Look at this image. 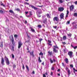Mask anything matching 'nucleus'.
Segmentation results:
<instances>
[{
    "label": "nucleus",
    "instance_id": "5701e85b",
    "mask_svg": "<svg viewBox=\"0 0 77 77\" xmlns=\"http://www.w3.org/2000/svg\"><path fill=\"white\" fill-rule=\"evenodd\" d=\"M66 36L65 35L63 37V40H66Z\"/></svg>",
    "mask_w": 77,
    "mask_h": 77
},
{
    "label": "nucleus",
    "instance_id": "dca6fc26",
    "mask_svg": "<svg viewBox=\"0 0 77 77\" xmlns=\"http://www.w3.org/2000/svg\"><path fill=\"white\" fill-rule=\"evenodd\" d=\"M38 61L39 62H42V60H41L40 57H38Z\"/></svg>",
    "mask_w": 77,
    "mask_h": 77
},
{
    "label": "nucleus",
    "instance_id": "7ed1b4c3",
    "mask_svg": "<svg viewBox=\"0 0 77 77\" xmlns=\"http://www.w3.org/2000/svg\"><path fill=\"white\" fill-rule=\"evenodd\" d=\"M1 63L2 65H5V60H4V58L3 57H2L1 58Z\"/></svg>",
    "mask_w": 77,
    "mask_h": 77
},
{
    "label": "nucleus",
    "instance_id": "20e7f679",
    "mask_svg": "<svg viewBox=\"0 0 77 77\" xmlns=\"http://www.w3.org/2000/svg\"><path fill=\"white\" fill-rule=\"evenodd\" d=\"M36 14L37 16H38V17H41L40 14H42V11H37V12Z\"/></svg>",
    "mask_w": 77,
    "mask_h": 77
},
{
    "label": "nucleus",
    "instance_id": "864d4df0",
    "mask_svg": "<svg viewBox=\"0 0 77 77\" xmlns=\"http://www.w3.org/2000/svg\"><path fill=\"white\" fill-rule=\"evenodd\" d=\"M39 40L40 41V42H41V41H42V38H41V39H39Z\"/></svg>",
    "mask_w": 77,
    "mask_h": 77
},
{
    "label": "nucleus",
    "instance_id": "f8f14e48",
    "mask_svg": "<svg viewBox=\"0 0 77 77\" xmlns=\"http://www.w3.org/2000/svg\"><path fill=\"white\" fill-rule=\"evenodd\" d=\"M48 55L49 56H51L52 54H53V52L52 51L50 52V51L48 52Z\"/></svg>",
    "mask_w": 77,
    "mask_h": 77
},
{
    "label": "nucleus",
    "instance_id": "4d7b16f0",
    "mask_svg": "<svg viewBox=\"0 0 77 77\" xmlns=\"http://www.w3.org/2000/svg\"><path fill=\"white\" fill-rule=\"evenodd\" d=\"M43 77H46V76H45V74H43Z\"/></svg>",
    "mask_w": 77,
    "mask_h": 77
},
{
    "label": "nucleus",
    "instance_id": "c03bdc74",
    "mask_svg": "<svg viewBox=\"0 0 77 77\" xmlns=\"http://www.w3.org/2000/svg\"><path fill=\"white\" fill-rule=\"evenodd\" d=\"M22 68H23V69H24L25 68V67H24V65L23 64V65Z\"/></svg>",
    "mask_w": 77,
    "mask_h": 77
},
{
    "label": "nucleus",
    "instance_id": "e2e57ef3",
    "mask_svg": "<svg viewBox=\"0 0 77 77\" xmlns=\"http://www.w3.org/2000/svg\"><path fill=\"white\" fill-rule=\"evenodd\" d=\"M45 75H48V73L47 72L45 73Z\"/></svg>",
    "mask_w": 77,
    "mask_h": 77
},
{
    "label": "nucleus",
    "instance_id": "f257e3e1",
    "mask_svg": "<svg viewBox=\"0 0 77 77\" xmlns=\"http://www.w3.org/2000/svg\"><path fill=\"white\" fill-rule=\"evenodd\" d=\"M53 21L54 23L57 24V23H58V22L59 21V18L57 17H56L54 18Z\"/></svg>",
    "mask_w": 77,
    "mask_h": 77
},
{
    "label": "nucleus",
    "instance_id": "7c9ffc66",
    "mask_svg": "<svg viewBox=\"0 0 77 77\" xmlns=\"http://www.w3.org/2000/svg\"><path fill=\"white\" fill-rule=\"evenodd\" d=\"M54 48H58V47H57L56 45V46H54Z\"/></svg>",
    "mask_w": 77,
    "mask_h": 77
},
{
    "label": "nucleus",
    "instance_id": "423d86ee",
    "mask_svg": "<svg viewBox=\"0 0 77 77\" xmlns=\"http://www.w3.org/2000/svg\"><path fill=\"white\" fill-rule=\"evenodd\" d=\"M68 54L69 56V57L70 58H72V52L71 51H69L68 53Z\"/></svg>",
    "mask_w": 77,
    "mask_h": 77
},
{
    "label": "nucleus",
    "instance_id": "39448f33",
    "mask_svg": "<svg viewBox=\"0 0 77 77\" xmlns=\"http://www.w3.org/2000/svg\"><path fill=\"white\" fill-rule=\"evenodd\" d=\"M70 11H72V10L74 9V6L73 5H72L70 6H69Z\"/></svg>",
    "mask_w": 77,
    "mask_h": 77
},
{
    "label": "nucleus",
    "instance_id": "cd10ccee",
    "mask_svg": "<svg viewBox=\"0 0 77 77\" xmlns=\"http://www.w3.org/2000/svg\"><path fill=\"white\" fill-rule=\"evenodd\" d=\"M38 27L39 28H41V27H42V26L40 25H39L38 26Z\"/></svg>",
    "mask_w": 77,
    "mask_h": 77
},
{
    "label": "nucleus",
    "instance_id": "473e14b6",
    "mask_svg": "<svg viewBox=\"0 0 77 77\" xmlns=\"http://www.w3.org/2000/svg\"><path fill=\"white\" fill-rule=\"evenodd\" d=\"M66 71L68 72V71H70L69 69H68V68L67 67H66Z\"/></svg>",
    "mask_w": 77,
    "mask_h": 77
},
{
    "label": "nucleus",
    "instance_id": "4c0bfd02",
    "mask_svg": "<svg viewBox=\"0 0 77 77\" xmlns=\"http://www.w3.org/2000/svg\"><path fill=\"white\" fill-rule=\"evenodd\" d=\"M39 55H42V56H43V54L42 53V52H41L39 54Z\"/></svg>",
    "mask_w": 77,
    "mask_h": 77
},
{
    "label": "nucleus",
    "instance_id": "0e129e2a",
    "mask_svg": "<svg viewBox=\"0 0 77 77\" xmlns=\"http://www.w3.org/2000/svg\"><path fill=\"white\" fill-rule=\"evenodd\" d=\"M25 14H28V12H26Z\"/></svg>",
    "mask_w": 77,
    "mask_h": 77
},
{
    "label": "nucleus",
    "instance_id": "c85d7f7f",
    "mask_svg": "<svg viewBox=\"0 0 77 77\" xmlns=\"http://www.w3.org/2000/svg\"><path fill=\"white\" fill-rule=\"evenodd\" d=\"M74 16H75V17H77V13H75L74 14Z\"/></svg>",
    "mask_w": 77,
    "mask_h": 77
},
{
    "label": "nucleus",
    "instance_id": "3c124183",
    "mask_svg": "<svg viewBox=\"0 0 77 77\" xmlns=\"http://www.w3.org/2000/svg\"><path fill=\"white\" fill-rule=\"evenodd\" d=\"M48 42L49 43H51V42L50 40H48Z\"/></svg>",
    "mask_w": 77,
    "mask_h": 77
},
{
    "label": "nucleus",
    "instance_id": "bf43d9fd",
    "mask_svg": "<svg viewBox=\"0 0 77 77\" xmlns=\"http://www.w3.org/2000/svg\"><path fill=\"white\" fill-rule=\"evenodd\" d=\"M75 5H77V1H76L75 2Z\"/></svg>",
    "mask_w": 77,
    "mask_h": 77
},
{
    "label": "nucleus",
    "instance_id": "603ef678",
    "mask_svg": "<svg viewBox=\"0 0 77 77\" xmlns=\"http://www.w3.org/2000/svg\"><path fill=\"white\" fill-rule=\"evenodd\" d=\"M53 27L54 29H57V26H53Z\"/></svg>",
    "mask_w": 77,
    "mask_h": 77
},
{
    "label": "nucleus",
    "instance_id": "680f3d73",
    "mask_svg": "<svg viewBox=\"0 0 77 77\" xmlns=\"http://www.w3.org/2000/svg\"><path fill=\"white\" fill-rule=\"evenodd\" d=\"M59 31H60V33H62V30H59Z\"/></svg>",
    "mask_w": 77,
    "mask_h": 77
},
{
    "label": "nucleus",
    "instance_id": "aec40b11",
    "mask_svg": "<svg viewBox=\"0 0 77 77\" xmlns=\"http://www.w3.org/2000/svg\"><path fill=\"white\" fill-rule=\"evenodd\" d=\"M31 29L32 32H35V29H34L31 28Z\"/></svg>",
    "mask_w": 77,
    "mask_h": 77
},
{
    "label": "nucleus",
    "instance_id": "338daca9",
    "mask_svg": "<svg viewBox=\"0 0 77 77\" xmlns=\"http://www.w3.org/2000/svg\"><path fill=\"white\" fill-rule=\"evenodd\" d=\"M42 64L43 65H44V63L43 62V63H42Z\"/></svg>",
    "mask_w": 77,
    "mask_h": 77
},
{
    "label": "nucleus",
    "instance_id": "f03ea898",
    "mask_svg": "<svg viewBox=\"0 0 77 77\" xmlns=\"http://www.w3.org/2000/svg\"><path fill=\"white\" fill-rule=\"evenodd\" d=\"M4 59L6 61V63L7 65H9L10 62H9V60L8 58L6 56H5Z\"/></svg>",
    "mask_w": 77,
    "mask_h": 77
},
{
    "label": "nucleus",
    "instance_id": "bb28decb",
    "mask_svg": "<svg viewBox=\"0 0 77 77\" xmlns=\"http://www.w3.org/2000/svg\"><path fill=\"white\" fill-rule=\"evenodd\" d=\"M0 4L1 6H4V7H5V5H3V3H2V2H1Z\"/></svg>",
    "mask_w": 77,
    "mask_h": 77
},
{
    "label": "nucleus",
    "instance_id": "37998d69",
    "mask_svg": "<svg viewBox=\"0 0 77 77\" xmlns=\"http://www.w3.org/2000/svg\"><path fill=\"white\" fill-rule=\"evenodd\" d=\"M70 22L69 21H68L66 23L67 24H69Z\"/></svg>",
    "mask_w": 77,
    "mask_h": 77
},
{
    "label": "nucleus",
    "instance_id": "09e8293b",
    "mask_svg": "<svg viewBox=\"0 0 77 77\" xmlns=\"http://www.w3.org/2000/svg\"><path fill=\"white\" fill-rule=\"evenodd\" d=\"M25 5H29V3H27V2H26L25 3Z\"/></svg>",
    "mask_w": 77,
    "mask_h": 77
},
{
    "label": "nucleus",
    "instance_id": "9b49d317",
    "mask_svg": "<svg viewBox=\"0 0 77 77\" xmlns=\"http://www.w3.org/2000/svg\"><path fill=\"white\" fill-rule=\"evenodd\" d=\"M64 10V8L62 7H60L58 9V11H63Z\"/></svg>",
    "mask_w": 77,
    "mask_h": 77
},
{
    "label": "nucleus",
    "instance_id": "2f4dec72",
    "mask_svg": "<svg viewBox=\"0 0 77 77\" xmlns=\"http://www.w3.org/2000/svg\"><path fill=\"white\" fill-rule=\"evenodd\" d=\"M26 67L27 70H28V71H29V67H28V66H27V65L26 66Z\"/></svg>",
    "mask_w": 77,
    "mask_h": 77
},
{
    "label": "nucleus",
    "instance_id": "13d9d810",
    "mask_svg": "<svg viewBox=\"0 0 77 77\" xmlns=\"http://www.w3.org/2000/svg\"><path fill=\"white\" fill-rule=\"evenodd\" d=\"M68 14H66V18H67V17H68Z\"/></svg>",
    "mask_w": 77,
    "mask_h": 77
},
{
    "label": "nucleus",
    "instance_id": "774afa93",
    "mask_svg": "<svg viewBox=\"0 0 77 77\" xmlns=\"http://www.w3.org/2000/svg\"><path fill=\"white\" fill-rule=\"evenodd\" d=\"M42 26H43V27H45V25H44V24H43Z\"/></svg>",
    "mask_w": 77,
    "mask_h": 77
},
{
    "label": "nucleus",
    "instance_id": "a878e982",
    "mask_svg": "<svg viewBox=\"0 0 77 77\" xmlns=\"http://www.w3.org/2000/svg\"><path fill=\"white\" fill-rule=\"evenodd\" d=\"M1 44L0 47H1V48H2V47H3V42H1Z\"/></svg>",
    "mask_w": 77,
    "mask_h": 77
},
{
    "label": "nucleus",
    "instance_id": "f704fd0d",
    "mask_svg": "<svg viewBox=\"0 0 77 77\" xmlns=\"http://www.w3.org/2000/svg\"><path fill=\"white\" fill-rule=\"evenodd\" d=\"M11 56H12V58H14V54H11Z\"/></svg>",
    "mask_w": 77,
    "mask_h": 77
},
{
    "label": "nucleus",
    "instance_id": "c9c22d12",
    "mask_svg": "<svg viewBox=\"0 0 77 77\" xmlns=\"http://www.w3.org/2000/svg\"><path fill=\"white\" fill-rule=\"evenodd\" d=\"M13 68H15L16 67V66L15 65V64H14L13 65Z\"/></svg>",
    "mask_w": 77,
    "mask_h": 77
},
{
    "label": "nucleus",
    "instance_id": "72a5a7b5",
    "mask_svg": "<svg viewBox=\"0 0 77 77\" xmlns=\"http://www.w3.org/2000/svg\"><path fill=\"white\" fill-rule=\"evenodd\" d=\"M12 39L11 40V41H12V43H13V42H14V38H13V37H12Z\"/></svg>",
    "mask_w": 77,
    "mask_h": 77
},
{
    "label": "nucleus",
    "instance_id": "0eeeda50",
    "mask_svg": "<svg viewBox=\"0 0 77 77\" xmlns=\"http://www.w3.org/2000/svg\"><path fill=\"white\" fill-rule=\"evenodd\" d=\"M21 45H23V43L22 42H18V48H20V47H21Z\"/></svg>",
    "mask_w": 77,
    "mask_h": 77
},
{
    "label": "nucleus",
    "instance_id": "a18cd8bd",
    "mask_svg": "<svg viewBox=\"0 0 77 77\" xmlns=\"http://www.w3.org/2000/svg\"><path fill=\"white\" fill-rule=\"evenodd\" d=\"M68 14H68H69V11H68V10H67V14Z\"/></svg>",
    "mask_w": 77,
    "mask_h": 77
},
{
    "label": "nucleus",
    "instance_id": "79ce46f5",
    "mask_svg": "<svg viewBox=\"0 0 77 77\" xmlns=\"http://www.w3.org/2000/svg\"><path fill=\"white\" fill-rule=\"evenodd\" d=\"M48 46H49V45H50V46H51L52 45L50 43H48Z\"/></svg>",
    "mask_w": 77,
    "mask_h": 77
},
{
    "label": "nucleus",
    "instance_id": "412c9836",
    "mask_svg": "<svg viewBox=\"0 0 77 77\" xmlns=\"http://www.w3.org/2000/svg\"><path fill=\"white\" fill-rule=\"evenodd\" d=\"M46 16L48 18H50V14H47Z\"/></svg>",
    "mask_w": 77,
    "mask_h": 77
},
{
    "label": "nucleus",
    "instance_id": "4be33fe9",
    "mask_svg": "<svg viewBox=\"0 0 77 77\" xmlns=\"http://www.w3.org/2000/svg\"><path fill=\"white\" fill-rule=\"evenodd\" d=\"M0 13L2 14H3V10H0Z\"/></svg>",
    "mask_w": 77,
    "mask_h": 77
},
{
    "label": "nucleus",
    "instance_id": "393cba45",
    "mask_svg": "<svg viewBox=\"0 0 77 77\" xmlns=\"http://www.w3.org/2000/svg\"><path fill=\"white\" fill-rule=\"evenodd\" d=\"M9 12H10V13H12V14H14V12L12 10H10L9 11Z\"/></svg>",
    "mask_w": 77,
    "mask_h": 77
},
{
    "label": "nucleus",
    "instance_id": "6ab92c4d",
    "mask_svg": "<svg viewBox=\"0 0 77 77\" xmlns=\"http://www.w3.org/2000/svg\"><path fill=\"white\" fill-rule=\"evenodd\" d=\"M14 46H12L11 48V51H14Z\"/></svg>",
    "mask_w": 77,
    "mask_h": 77
},
{
    "label": "nucleus",
    "instance_id": "f3484780",
    "mask_svg": "<svg viewBox=\"0 0 77 77\" xmlns=\"http://www.w3.org/2000/svg\"><path fill=\"white\" fill-rule=\"evenodd\" d=\"M71 46L75 50V49H76V48H77V46H75V47H74V46H73L71 45Z\"/></svg>",
    "mask_w": 77,
    "mask_h": 77
},
{
    "label": "nucleus",
    "instance_id": "9d476101",
    "mask_svg": "<svg viewBox=\"0 0 77 77\" xmlns=\"http://www.w3.org/2000/svg\"><path fill=\"white\" fill-rule=\"evenodd\" d=\"M64 17V14L63 13H62L60 15V19H62Z\"/></svg>",
    "mask_w": 77,
    "mask_h": 77
},
{
    "label": "nucleus",
    "instance_id": "49530a36",
    "mask_svg": "<svg viewBox=\"0 0 77 77\" xmlns=\"http://www.w3.org/2000/svg\"><path fill=\"white\" fill-rule=\"evenodd\" d=\"M14 38H17V35H14Z\"/></svg>",
    "mask_w": 77,
    "mask_h": 77
},
{
    "label": "nucleus",
    "instance_id": "de8ad7c7",
    "mask_svg": "<svg viewBox=\"0 0 77 77\" xmlns=\"http://www.w3.org/2000/svg\"><path fill=\"white\" fill-rule=\"evenodd\" d=\"M53 74V72H51V75H52Z\"/></svg>",
    "mask_w": 77,
    "mask_h": 77
},
{
    "label": "nucleus",
    "instance_id": "4468645a",
    "mask_svg": "<svg viewBox=\"0 0 77 77\" xmlns=\"http://www.w3.org/2000/svg\"><path fill=\"white\" fill-rule=\"evenodd\" d=\"M65 61L66 62V63H68V59L67 58H66V59H65Z\"/></svg>",
    "mask_w": 77,
    "mask_h": 77
},
{
    "label": "nucleus",
    "instance_id": "6e6d98bb",
    "mask_svg": "<svg viewBox=\"0 0 77 77\" xmlns=\"http://www.w3.org/2000/svg\"><path fill=\"white\" fill-rule=\"evenodd\" d=\"M73 70L74 71H77V70H75V68H73Z\"/></svg>",
    "mask_w": 77,
    "mask_h": 77
},
{
    "label": "nucleus",
    "instance_id": "a19ab883",
    "mask_svg": "<svg viewBox=\"0 0 77 77\" xmlns=\"http://www.w3.org/2000/svg\"><path fill=\"white\" fill-rule=\"evenodd\" d=\"M51 69H52V70H54V68L53 67H52L51 68Z\"/></svg>",
    "mask_w": 77,
    "mask_h": 77
},
{
    "label": "nucleus",
    "instance_id": "8fccbe9b",
    "mask_svg": "<svg viewBox=\"0 0 77 77\" xmlns=\"http://www.w3.org/2000/svg\"><path fill=\"white\" fill-rule=\"evenodd\" d=\"M62 44H64V45H65V44H66V43L65 42H62Z\"/></svg>",
    "mask_w": 77,
    "mask_h": 77
},
{
    "label": "nucleus",
    "instance_id": "ea45409f",
    "mask_svg": "<svg viewBox=\"0 0 77 77\" xmlns=\"http://www.w3.org/2000/svg\"><path fill=\"white\" fill-rule=\"evenodd\" d=\"M70 67H71V68H73V65L72 64H71L70 65Z\"/></svg>",
    "mask_w": 77,
    "mask_h": 77
},
{
    "label": "nucleus",
    "instance_id": "ddd939ff",
    "mask_svg": "<svg viewBox=\"0 0 77 77\" xmlns=\"http://www.w3.org/2000/svg\"><path fill=\"white\" fill-rule=\"evenodd\" d=\"M29 6H31V8H33V9H36V8L33 5H30Z\"/></svg>",
    "mask_w": 77,
    "mask_h": 77
},
{
    "label": "nucleus",
    "instance_id": "6e6552de",
    "mask_svg": "<svg viewBox=\"0 0 77 77\" xmlns=\"http://www.w3.org/2000/svg\"><path fill=\"white\" fill-rule=\"evenodd\" d=\"M43 22L44 24H47V18H45V20H43Z\"/></svg>",
    "mask_w": 77,
    "mask_h": 77
},
{
    "label": "nucleus",
    "instance_id": "1a4fd4ad",
    "mask_svg": "<svg viewBox=\"0 0 77 77\" xmlns=\"http://www.w3.org/2000/svg\"><path fill=\"white\" fill-rule=\"evenodd\" d=\"M50 60L51 63H53L54 62H56V60L54 59H53V60H52L51 59V58H50Z\"/></svg>",
    "mask_w": 77,
    "mask_h": 77
},
{
    "label": "nucleus",
    "instance_id": "052dcab7",
    "mask_svg": "<svg viewBox=\"0 0 77 77\" xmlns=\"http://www.w3.org/2000/svg\"><path fill=\"white\" fill-rule=\"evenodd\" d=\"M32 74H35V71H32Z\"/></svg>",
    "mask_w": 77,
    "mask_h": 77
},
{
    "label": "nucleus",
    "instance_id": "2eb2a0df",
    "mask_svg": "<svg viewBox=\"0 0 77 77\" xmlns=\"http://www.w3.org/2000/svg\"><path fill=\"white\" fill-rule=\"evenodd\" d=\"M53 51L55 53H57V50H56L55 48H53Z\"/></svg>",
    "mask_w": 77,
    "mask_h": 77
},
{
    "label": "nucleus",
    "instance_id": "5fc2aeb1",
    "mask_svg": "<svg viewBox=\"0 0 77 77\" xmlns=\"http://www.w3.org/2000/svg\"><path fill=\"white\" fill-rule=\"evenodd\" d=\"M62 65L63 66L65 67V65H64V63H62Z\"/></svg>",
    "mask_w": 77,
    "mask_h": 77
},
{
    "label": "nucleus",
    "instance_id": "a211bd4d",
    "mask_svg": "<svg viewBox=\"0 0 77 77\" xmlns=\"http://www.w3.org/2000/svg\"><path fill=\"white\" fill-rule=\"evenodd\" d=\"M67 35H68V36L69 37V38H70V37H71L72 34H68Z\"/></svg>",
    "mask_w": 77,
    "mask_h": 77
},
{
    "label": "nucleus",
    "instance_id": "69168bd1",
    "mask_svg": "<svg viewBox=\"0 0 77 77\" xmlns=\"http://www.w3.org/2000/svg\"><path fill=\"white\" fill-rule=\"evenodd\" d=\"M25 24H26V23H27V21H26V20L25 21Z\"/></svg>",
    "mask_w": 77,
    "mask_h": 77
},
{
    "label": "nucleus",
    "instance_id": "c756f323",
    "mask_svg": "<svg viewBox=\"0 0 77 77\" xmlns=\"http://www.w3.org/2000/svg\"><path fill=\"white\" fill-rule=\"evenodd\" d=\"M70 75V70H69L68 72V75L69 76Z\"/></svg>",
    "mask_w": 77,
    "mask_h": 77
},
{
    "label": "nucleus",
    "instance_id": "b1692460",
    "mask_svg": "<svg viewBox=\"0 0 77 77\" xmlns=\"http://www.w3.org/2000/svg\"><path fill=\"white\" fill-rule=\"evenodd\" d=\"M30 54L32 56H34V55H33V52H30Z\"/></svg>",
    "mask_w": 77,
    "mask_h": 77
},
{
    "label": "nucleus",
    "instance_id": "e433bc0d",
    "mask_svg": "<svg viewBox=\"0 0 77 77\" xmlns=\"http://www.w3.org/2000/svg\"><path fill=\"white\" fill-rule=\"evenodd\" d=\"M29 15H32V12L31 11H29Z\"/></svg>",
    "mask_w": 77,
    "mask_h": 77
},
{
    "label": "nucleus",
    "instance_id": "58836bf2",
    "mask_svg": "<svg viewBox=\"0 0 77 77\" xmlns=\"http://www.w3.org/2000/svg\"><path fill=\"white\" fill-rule=\"evenodd\" d=\"M16 11H20V10L19 9H18V8L16 9Z\"/></svg>",
    "mask_w": 77,
    "mask_h": 77
}]
</instances>
